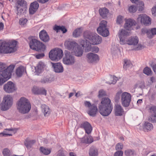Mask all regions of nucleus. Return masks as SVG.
Masks as SVG:
<instances>
[{
    "instance_id": "obj_1",
    "label": "nucleus",
    "mask_w": 156,
    "mask_h": 156,
    "mask_svg": "<svg viewBox=\"0 0 156 156\" xmlns=\"http://www.w3.org/2000/svg\"><path fill=\"white\" fill-rule=\"evenodd\" d=\"M98 109L100 113L102 116H107L109 115L113 109V105L110 99L106 97L102 98L99 104Z\"/></svg>"
},
{
    "instance_id": "obj_2",
    "label": "nucleus",
    "mask_w": 156,
    "mask_h": 156,
    "mask_svg": "<svg viewBox=\"0 0 156 156\" xmlns=\"http://www.w3.org/2000/svg\"><path fill=\"white\" fill-rule=\"evenodd\" d=\"M31 108L29 101L24 97L21 98L17 103V109L20 113L22 114L28 113Z\"/></svg>"
},
{
    "instance_id": "obj_3",
    "label": "nucleus",
    "mask_w": 156,
    "mask_h": 156,
    "mask_svg": "<svg viewBox=\"0 0 156 156\" xmlns=\"http://www.w3.org/2000/svg\"><path fill=\"white\" fill-rule=\"evenodd\" d=\"M15 65H11L0 73V77L3 83L9 80L12 76Z\"/></svg>"
},
{
    "instance_id": "obj_4",
    "label": "nucleus",
    "mask_w": 156,
    "mask_h": 156,
    "mask_svg": "<svg viewBox=\"0 0 156 156\" xmlns=\"http://www.w3.org/2000/svg\"><path fill=\"white\" fill-rule=\"evenodd\" d=\"M30 48L36 51L41 50L44 51L45 49V46L42 43L35 39H31L29 43Z\"/></svg>"
},
{
    "instance_id": "obj_5",
    "label": "nucleus",
    "mask_w": 156,
    "mask_h": 156,
    "mask_svg": "<svg viewBox=\"0 0 156 156\" xmlns=\"http://www.w3.org/2000/svg\"><path fill=\"white\" fill-rule=\"evenodd\" d=\"M2 43L5 53H11L16 51V41H13L7 43L2 41Z\"/></svg>"
},
{
    "instance_id": "obj_6",
    "label": "nucleus",
    "mask_w": 156,
    "mask_h": 156,
    "mask_svg": "<svg viewBox=\"0 0 156 156\" xmlns=\"http://www.w3.org/2000/svg\"><path fill=\"white\" fill-rule=\"evenodd\" d=\"M63 55L62 50L59 48L51 50L49 54V58L52 61H58L62 58Z\"/></svg>"
},
{
    "instance_id": "obj_7",
    "label": "nucleus",
    "mask_w": 156,
    "mask_h": 156,
    "mask_svg": "<svg viewBox=\"0 0 156 156\" xmlns=\"http://www.w3.org/2000/svg\"><path fill=\"white\" fill-rule=\"evenodd\" d=\"M12 104V97L9 95H7L3 98L1 105V109L2 111H6L11 107Z\"/></svg>"
},
{
    "instance_id": "obj_8",
    "label": "nucleus",
    "mask_w": 156,
    "mask_h": 156,
    "mask_svg": "<svg viewBox=\"0 0 156 156\" xmlns=\"http://www.w3.org/2000/svg\"><path fill=\"white\" fill-rule=\"evenodd\" d=\"M107 22L106 21L102 20L100 23L99 27L97 29L98 33L105 37L108 36L109 33L107 28Z\"/></svg>"
},
{
    "instance_id": "obj_9",
    "label": "nucleus",
    "mask_w": 156,
    "mask_h": 156,
    "mask_svg": "<svg viewBox=\"0 0 156 156\" xmlns=\"http://www.w3.org/2000/svg\"><path fill=\"white\" fill-rule=\"evenodd\" d=\"M80 43L82 47L85 48V51L87 52H89L91 50L92 51L95 53H97L99 51V48L97 47H93L92 48L91 44L88 41L82 40L80 41Z\"/></svg>"
},
{
    "instance_id": "obj_10",
    "label": "nucleus",
    "mask_w": 156,
    "mask_h": 156,
    "mask_svg": "<svg viewBox=\"0 0 156 156\" xmlns=\"http://www.w3.org/2000/svg\"><path fill=\"white\" fill-rule=\"evenodd\" d=\"M75 62L74 56L70 52L65 51V56L63 58V63L66 65H71L74 64Z\"/></svg>"
},
{
    "instance_id": "obj_11",
    "label": "nucleus",
    "mask_w": 156,
    "mask_h": 156,
    "mask_svg": "<svg viewBox=\"0 0 156 156\" xmlns=\"http://www.w3.org/2000/svg\"><path fill=\"white\" fill-rule=\"evenodd\" d=\"M131 99V94L127 92H124L121 95V102L122 106L125 107L129 106Z\"/></svg>"
},
{
    "instance_id": "obj_12",
    "label": "nucleus",
    "mask_w": 156,
    "mask_h": 156,
    "mask_svg": "<svg viewBox=\"0 0 156 156\" xmlns=\"http://www.w3.org/2000/svg\"><path fill=\"white\" fill-rule=\"evenodd\" d=\"M138 22H140L142 25L147 26L151 23V20L145 14H140L137 18Z\"/></svg>"
},
{
    "instance_id": "obj_13",
    "label": "nucleus",
    "mask_w": 156,
    "mask_h": 156,
    "mask_svg": "<svg viewBox=\"0 0 156 156\" xmlns=\"http://www.w3.org/2000/svg\"><path fill=\"white\" fill-rule=\"evenodd\" d=\"M26 2L23 0H18L16 4V9L17 10V14L20 15L23 12V7L26 5Z\"/></svg>"
},
{
    "instance_id": "obj_14",
    "label": "nucleus",
    "mask_w": 156,
    "mask_h": 156,
    "mask_svg": "<svg viewBox=\"0 0 156 156\" xmlns=\"http://www.w3.org/2000/svg\"><path fill=\"white\" fill-rule=\"evenodd\" d=\"M4 89L6 92L11 93L16 90V88L15 84L13 82L9 81L4 85Z\"/></svg>"
},
{
    "instance_id": "obj_15",
    "label": "nucleus",
    "mask_w": 156,
    "mask_h": 156,
    "mask_svg": "<svg viewBox=\"0 0 156 156\" xmlns=\"http://www.w3.org/2000/svg\"><path fill=\"white\" fill-rule=\"evenodd\" d=\"M80 127L84 129L86 133L89 134L91 133L92 128L90 124L88 122H82L80 125Z\"/></svg>"
},
{
    "instance_id": "obj_16",
    "label": "nucleus",
    "mask_w": 156,
    "mask_h": 156,
    "mask_svg": "<svg viewBox=\"0 0 156 156\" xmlns=\"http://www.w3.org/2000/svg\"><path fill=\"white\" fill-rule=\"evenodd\" d=\"M86 57L87 60L89 63H93L99 60L98 56L96 54L92 53L87 54Z\"/></svg>"
},
{
    "instance_id": "obj_17",
    "label": "nucleus",
    "mask_w": 156,
    "mask_h": 156,
    "mask_svg": "<svg viewBox=\"0 0 156 156\" xmlns=\"http://www.w3.org/2000/svg\"><path fill=\"white\" fill-rule=\"evenodd\" d=\"M150 112L151 113L150 121L152 122H156V106H152L149 107Z\"/></svg>"
},
{
    "instance_id": "obj_18",
    "label": "nucleus",
    "mask_w": 156,
    "mask_h": 156,
    "mask_svg": "<svg viewBox=\"0 0 156 156\" xmlns=\"http://www.w3.org/2000/svg\"><path fill=\"white\" fill-rule=\"evenodd\" d=\"M64 45L67 47L69 50H72V51L74 49H75L76 48H77L78 46V44L76 42L71 41H66L65 42Z\"/></svg>"
},
{
    "instance_id": "obj_19",
    "label": "nucleus",
    "mask_w": 156,
    "mask_h": 156,
    "mask_svg": "<svg viewBox=\"0 0 156 156\" xmlns=\"http://www.w3.org/2000/svg\"><path fill=\"white\" fill-rule=\"evenodd\" d=\"M54 70L56 73H62L64 70V68L62 64L58 62L56 63H51Z\"/></svg>"
},
{
    "instance_id": "obj_20",
    "label": "nucleus",
    "mask_w": 156,
    "mask_h": 156,
    "mask_svg": "<svg viewBox=\"0 0 156 156\" xmlns=\"http://www.w3.org/2000/svg\"><path fill=\"white\" fill-rule=\"evenodd\" d=\"M33 93L35 94H42L46 95V90L43 88H39L36 86L33 87L32 90Z\"/></svg>"
},
{
    "instance_id": "obj_21",
    "label": "nucleus",
    "mask_w": 156,
    "mask_h": 156,
    "mask_svg": "<svg viewBox=\"0 0 156 156\" xmlns=\"http://www.w3.org/2000/svg\"><path fill=\"white\" fill-rule=\"evenodd\" d=\"M39 36L41 40L44 42H48L49 40V37L46 31L43 30L39 33Z\"/></svg>"
},
{
    "instance_id": "obj_22",
    "label": "nucleus",
    "mask_w": 156,
    "mask_h": 156,
    "mask_svg": "<svg viewBox=\"0 0 156 156\" xmlns=\"http://www.w3.org/2000/svg\"><path fill=\"white\" fill-rule=\"evenodd\" d=\"M93 44H98L102 41L101 37L96 34H94L90 40Z\"/></svg>"
},
{
    "instance_id": "obj_23",
    "label": "nucleus",
    "mask_w": 156,
    "mask_h": 156,
    "mask_svg": "<svg viewBox=\"0 0 156 156\" xmlns=\"http://www.w3.org/2000/svg\"><path fill=\"white\" fill-rule=\"evenodd\" d=\"M136 23L134 20L129 19L126 21L124 27L126 30H130L131 27L135 26Z\"/></svg>"
},
{
    "instance_id": "obj_24",
    "label": "nucleus",
    "mask_w": 156,
    "mask_h": 156,
    "mask_svg": "<svg viewBox=\"0 0 156 156\" xmlns=\"http://www.w3.org/2000/svg\"><path fill=\"white\" fill-rule=\"evenodd\" d=\"M115 115L116 116H122L124 113V110L121 106L118 104L115 105L114 107Z\"/></svg>"
},
{
    "instance_id": "obj_25",
    "label": "nucleus",
    "mask_w": 156,
    "mask_h": 156,
    "mask_svg": "<svg viewBox=\"0 0 156 156\" xmlns=\"http://www.w3.org/2000/svg\"><path fill=\"white\" fill-rule=\"evenodd\" d=\"M54 78L51 75H48L43 77L39 82L43 84L48 83L54 81Z\"/></svg>"
},
{
    "instance_id": "obj_26",
    "label": "nucleus",
    "mask_w": 156,
    "mask_h": 156,
    "mask_svg": "<svg viewBox=\"0 0 156 156\" xmlns=\"http://www.w3.org/2000/svg\"><path fill=\"white\" fill-rule=\"evenodd\" d=\"M39 7V4L37 1H34L30 4L29 9V12L30 14H34L37 10Z\"/></svg>"
},
{
    "instance_id": "obj_27",
    "label": "nucleus",
    "mask_w": 156,
    "mask_h": 156,
    "mask_svg": "<svg viewBox=\"0 0 156 156\" xmlns=\"http://www.w3.org/2000/svg\"><path fill=\"white\" fill-rule=\"evenodd\" d=\"M98 110L97 106L94 104H93L89 108L88 113L90 116L94 117L96 115Z\"/></svg>"
},
{
    "instance_id": "obj_28",
    "label": "nucleus",
    "mask_w": 156,
    "mask_h": 156,
    "mask_svg": "<svg viewBox=\"0 0 156 156\" xmlns=\"http://www.w3.org/2000/svg\"><path fill=\"white\" fill-rule=\"evenodd\" d=\"M93 141V137L89 135H85L81 139V142L82 143L90 144Z\"/></svg>"
},
{
    "instance_id": "obj_29",
    "label": "nucleus",
    "mask_w": 156,
    "mask_h": 156,
    "mask_svg": "<svg viewBox=\"0 0 156 156\" xmlns=\"http://www.w3.org/2000/svg\"><path fill=\"white\" fill-rule=\"evenodd\" d=\"M41 111L45 116H48L50 113V110L49 107L45 105H42L41 106Z\"/></svg>"
},
{
    "instance_id": "obj_30",
    "label": "nucleus",
    "mask_w": 156,
    "mask_h": 156,
    "mask_svg": "<svg viewBox=\"0 0 156 156\" xmlns=\"http://www.w3.org/2000/svg\"><path fill=\"white\" fill-rule=\"evenodd\" d=\"M138 38L137 36L133 37L128 40L127 44L129 45H135L138 44Z\"/></svg>"
},
{
    "instance_id": "obj_31",
    "label": "nucleus",
    "mask_w": 156,
    "mask_h": 156,
    "mask_svg": "<svg viewBox=\"0 0 156 156\" xmlns=\"http://www.w3.org/2000/svg\"><path fill=\"white\" fill-rule=\"evenodd\" d=\"M26 71V69L22 66H20L16 69V73L18 77H21L23 73Z\"/></svg>"
},
{
    "instance_id": "obj_32",
    "label": "nucleus",
    "mask_w": 156,
    "mask_h": 156,
    "mask_svg": "<svg viewBox=\"0 0 156 156\" xmlns=\"http://www.w3.org/2000/svg\"><path fill=\"white\" fill-rule=\"evenodd\" d=\"M143 128L144 131L148 132L153 129V126L151 123L147 122L144 124Z\"/></svg>"
},
{
    "instance_id": "obj_33",
    "label": "nucleus",
    "mask_w": 156,
    "mask_h": 156,
    "mask_svg": "<svg viewBox=\"0 0 156 156\" xmlns=\"http://www.w3.org/2000/svg\"><path fill=\"white\" fill-rule=\"evenodd\" d=\"M44 67V63L41 62H39L37 66L35 67L36 72L37 73H40L43 71Z\"/></svg>"
},
{
    "instance_id": "obj_34",
    "label": "nucleus",
    "mask_w": 156,
    "mask_h": 156,
    "mask_svg": "<svg viewBox=\"0 0 156 156\" xmlns=\"http://www.w3.org/2000/svg\"><path fill=\"white\" fill-rule=\"evenodd\" d=\"M99 13L101 16L103 18L107 17L108 13V10L105 8L99 9Z\"/></svg>"
},
{
    "instance_id": "obj_35",
    "label": "nucleus",
    "mask_w": 156,
    "mask_h": 156,
    "mask_svg": "<svg viewBox=\"0 0 156 156\" xmlns=\"http://www.w3.org/2000/svg\"><path fill=\"white\" fill-rule=\"evenodd\" d=\"M94 34V33L92 32L88 31H85L83 34V36L85 38L84 40H86L85 39H88L90 41ZM82 40H81L80 41Z\"/></svg>"
},
{
    "instance_id": "obj_36",
    "label": "nucleus",
    "mask_w": 156,
    "mask_h": 156,
    "mask_svg": "<svg viewBox=\"0 0 156 156\" xmlns=\"http://www.w3.org/2000/svg\"><path fill=\"white\" fill-rule=\"evenodd\" d=\"M89 154L90 156H98V150L95 147H92L90 149Z\"/></svg>"
},
{
    "instance_id": "obj_37",
    "label": "nucleus",
    "mask_w": 156,
    "mask_h": 156,
    "mask_svg": "<svg viewBox=\"0 0 156 156\" xmlns=\"http://www.w3.org/2000/svg\"><path fill=\"white\" fill-rule=\"evenodd\" d=\"M53 29L54 30L56 31L57 32H58L59 30H61L63 33H65L67 31V30L63 26H60L56 25Z\"/></svg>"
},
{
    "instance_id": "obj_38",
    "label": "nucleus",
    "mask_w": 156,
    "mask_h": 156,
    "mask_svg": "<svg viewBox=\"0 0 156 156\" xmlns=\"http://www.w3.org/2000/svg\"><path fill=\"white\" fill-rule=\"evenodd\" d=\"M73 51L74 52L76 55L78 57L81 56L83 53V51L81 49V48L78 47V46Z\"/></svg>"
},
{
    "instance_id": "obj_39",
    "label": "nucleus",
    "mask_w": 156,
    "mask_h": 156,
    "mask_svg": "<svg viewBox=\"0 0 156 156\" xmlns=\"http://www.w3.org/2000/svg\"><path fill=\"white\" fill-rule=\"evenodd\" d=\"M82 33L80 28H79L75 30L73 33V35L74 37H77L79 36Z\"/></svg>"
},
{
    "instance_id": "obj_40",
    "label": "nucleus",
    "mask_w": 156,
    "mask_h": 156,
    "mask_svg": "<svg viewBox=\"0 0 156 156\" xmlns=\"http://www.w3.org/2000/svg\"><path fill=\"white\" fill-rule=\"evenodd\" d=\"M35 142V140H32L30 141L26 140L24 143L25 145L27 148L31 147V146Z\"/></svg>"
},
{
    "instance_id": "obj_41",
    "label": "nucleus",
    "mask_w": 156,
    "mask_h": 156,
    "mask_svg": "<svg viewBox=\"0 0 156 156\" xmlns=\"http://www.w3.org/2000/svg\"><path fill=\"white\" fill-rule=\"evenodd\" d=\"M141 32L143 34H146L148 36V37L149 38H152V36L150 34V32L149 30L147 29L146 28H143L141 29Z\"/></svg>"
},
{
    "instance_id": "obj_42",
    "label": "nucleus",
    "mask_w": 156,
    "mask_h": 156,
    "mask_svg": "<svg viewBox=\"0 0 156 156\" xmlns=\"http://www.w3.org/2000/svg\"><path fill=\"white\" fill-rule=\"evenodd\" d=\"M40 150L41 152L45 155H48L51 152V151L50 149L44 148L43 147H41Z\"/></svg>"
},
{
    "instance_id": "obj_43",
    "label": "nucleus",
    "mask_w": 156,
    "mask_h": 156,
    "mask_svg": "<svg viewBox=\"0 0 156 156\" xmlns=\"http://www.w3.org/2000/svg\"><path fill=\"white\" fill-rule=\"evenodd\" d=\"M27 21V19L24 18H21L19 20V23L22 27H25Z\"/></svg>"
},
{
    "instance_id": "obj_44",
    "label": "nucleus",
    "mask_w": 156,
    "mask_h": 156,
    "mask_svg": "<svg viewBox=\"0 0 156 156\" xmlns=\"http://www.w3.org/2000/svg\"><path fill=\"white\" fill-rule=\"evenodd\" d=\"M143 72L144 73L147 75H150L152 73L151 69L148 67H145L144 69Z\"/></svg>"
},
{
    "instance_id": "obj_45",
    "label": "nucleus",
    "mask_w": 156,
    "mask_h": 156,
    "mask_svg": "<svg viewBox=\"0 0 156 156\" xmlns=\"http://www.w3.org/2000/svg\"><path fill=\"white\" fill-rule=\"evenodd\" d=\"M137 8L135 5H132L129 7L128 10L130 13H134L137 11Z\"/></svg>"
},
{
    "instance_id": "obj_46",
    "label": "nucleus",
    "mask_w": 156,
    "mask_h": 156,
    "mask_svg": "<svg viewBox=\"0 0 156 156\" xmlns=\"http://www.w3.org/2000/svg\"><path fill=\"white\" fill-rule=\"evenodd\" d=\"M124 153L126 156H131L133 155L134 152L133 150L128 149L125 151Z\"/></svg>"
},
{
    "instance_id": "obj_47",
    "label": "nucleus",
    "mask_w": 156,
    "mask_h": 156,
    "mask_svg": "<svg viewBox=\"0 0 156 156\" xmlns=\"http://www.w3.org/2000/svg\"><path fill=\"white\" fill-rule=\"evenodd\" d=\"M123 17L119 15V16L116 19V23L118 24H121L123 22Z\"/></svg>"
},
{
    "instance_id": "obj_48",
    "label": "nucleus",
    "mask_w": 156,
    "mask_h": 156,
    "mask_svg": "<svg viewBox=\"0 0 156 156\" xmlns=\"http://www.w3.org/2000/svg\"><path fill=\"white\" fill-rule=\"evenodd\" d=\"M121 93L119 91L117 92L114 98V101L115 102H118L120 99Z\"/></svg>"
},
{
    "instance_id": "obj_49",
    "label": "nucleus",
    "mask_w": 156,
    "mask_h": 156,
    "mask_svg": "<svg viewBox=\"0 0 156 156\" xmlns=\"http://www.w3.org/2000/svg\"><path fill=\"white\" fill-rule=\"evenodd\" d=\"M128 34L129 33L127 31L124 30H122L120 33L119 36L124 37L125 36H128Z\"/></svg>"
},
{
    "instance_id": "obj_50",
    "label": "nucleus",
    "mask_w": 156,
    "mask_h": 156,
    "mask_svg": "<svg viewBox=\"0 0 156 156\" xmlns=\"http://www.w3.org/2000/svg\"><path fill=\"white\" fill-rule=\"evenodd\" d=\"M10 151L9 149L5 148L3 151V154L4 156H9Z\"/></svg>"
},
{
    "instance_id": "obj_51",
    "label": "nucleus",
    "mask_w": 156,
    "mask_h": 156,
    "mask_svg": "<svg viewBox=\"0 0 156 156\" xmlns=\"http://www.w3.org/2000/svg\"><path fill=\"white\" fill-rule=\"evenodd\" d=\"M7 66L5 64L0 62V73H1L6 68Z\"/></svg>"
},
{
    "instance_id": "obj_52",
    "label": "nucleus",
    "mask_w": 156,
    "mask_h": 156,
    "mask_svg": "<svg viewBox=\"0 0 156 156\" xmlns=\"http://www.w3.org/2000/svg\"><path fill=\"white\" fill-rule=\"evenodd\" d=\"M106 95V93L103 90H101L99 91L98 94L99 98L105 96Z\"/></svg>"
},
{
    "instance_id": "obj_53",
    "label": "nucleus",
    "mask_w": 156,
    "mask_h": 156,
    "mask_svg": "<svg viewBox=\"0 0 156 156\" xmlns=\"http://www.w3.org/2000/svg\"><path fill=\"white\" fill-rule=\"evenodd\" d=\"M124 64L123 66V67L124 68H126L127 67H129L130 65H131V63L128 61L125 60L124 61Z\"/></svg>"
},
{
    "instance_id": "obj_54",
    "label": "nucleus",
    "mask_w": 156,
    "mask_h": 156,
    "mask_svg": "<svg viewBox=\"0 0 156 156\" xmlns=\"http://www.w3.org/2000/svg\"><path fill=\"white\" fill-rule=\"evenodd\" d=\"M123 148V145L121 143H118L115 147V149L116 150H121Z\"/></svg>"
},
{
    "instance_id": "obj_55",
    "label": "nucleus",
    "mask_w": 156,
    "mask_h": 156,
    "mask_svg": "<svg viewBox=\"0 0 156 156\" xmlns=\"http://www.w3.org/2000/svg\"><path fill=\"white\" fill-rule=\"evenodd\" d=\"M123 152L122 151H118L114 154V156H122Z\"/></svg>"
},
{
    "instance_id": "obj_56",
    "label": "nucleus",
    "mask_w": 156,
    "mask_h": 156,
    "mask_svg": "<svg viewBox=\"0 0 156 156\" xmlns=\"http://www.w3.org/2000/svg\"><path fill=\"white\" fill-rule=\"evenodd\" d=\"M138 3L140 5V6H138V10L139 11H141L143 10V6L144 5V4L142 1H140Z\"/></svg>"
},
{
    "instance_id": "obj_57",
    "label": "nucleus",
    "mask_w": 156,
    "mask_h": 156,
    "mask_svg": "<svg viewBox=\"0 0 156 156\" xmlns=\"http://www.w3.org/2000/svg\"><path fill=\"white\" fill-rule=\"evenodd\" d=\"M150 32V35H151L152 37L153 35L156 34V28H153L151 29Z\"/></svg>"
},
{
    "instance_id": "obj_58",
    "label": "nucleus",
    "mask_w": 156,
    "mask_h": 156,
    "mask_svg": "<svg viewBox=\"0 0 156 156\" xmlns=\"http://www.w3.org/2000/svg\"><path fill=\"white\" fill-rule=\"evenodd\" d=\"M0 53H5L2 46V40H0Z\"/></svg>"
},
{
    "instance_id": "obj_59",
    "label": "nucleus",
    "mask_w": 156,
    "mask_h": 156,
    "mask_svg": "<svg viewBox=\"0 0 156 156\" xmlns=\"http://www.w3.org/2000/svg\"><path fill=\"white\" fill-rule=\"evenodd\" d=\"M117 78L115 76H114L111 78V81H112L111 83L113 84H115L116 82Z\"/></svg>"
},
{
    "instance_id": "obj_60",
    "label": "nucleus",
    "mask_w": 156,
    "mask_h": 156,
    "mask_svg": "<svg viewBox=\"0 0 156 156\" xmlns=\"http://www.w3.org/2000/svg\"><path fill=\"white\" fill-rule=\"evenodd\" d=\"M44 53H41L36 55V57L37 59H40L44 57Z\"/></svg>"
},
{
    "instance_id": "obj_61",
    "label": "nucleus",
    "mask_w": 156,
    "mask_h": 156,
    "mask_svg": "<svg viewBox=\"0 0 156 156\" xmlns=\"http://www.w3.org/2000/svg\"><path fill=\"white\" fill-rule=\"evenodd\" d=\"M152 12L154 16H156V5L152 8Z\"/></svg>"
},
{
    "instance_id": "obj_62",
    "label": "nucleus",
    "mask_w": 156,
    "mask_h": 156,
    "mask_svg": "<svg viewBox=\"0 0 156 156\" xmlns=\"http://www.w3.org/2000/svg\"><path fill=\"white\" fill-rule=\"evenodd\" d=\"M120 38V43L121 44H125V40L124 39V37L119 36Z\"/></svg>"
},
{
    "instance_id": "obj_63",
    "label": "nucleus",
    "mask_w": 156,
    "mask_h": 156,
    "mask_svg": "<svg viewBox=\"0 0 156 156\" xmlns=\"http://www.w3.org/2000/svg\"><path fill=\"white\" fill-rule=\"evenodd\" d=\"M142 47L143 46L141 44H139L138 45L137 47L134 48V49L136 51H138L142 49Z\"/></svg>"
},
{
    "instance_id": "obj_64",
    "label": "nucleus",
    "mask_w": 156,
    "mask_h": 156,
    "mask_svg": "<svg viewBox=\"0 0 156 156\" xmlns=\"http://www.w3.org/2000/svg\"><path fill=\"white\" fill-rule=\"evenodd\" d=\"M84 104L85 106L87 107H88L89 108L90 107H91V106H92V105H91V103L89 101H86L84 102Z\"/></svg>"
}]
</instances>
